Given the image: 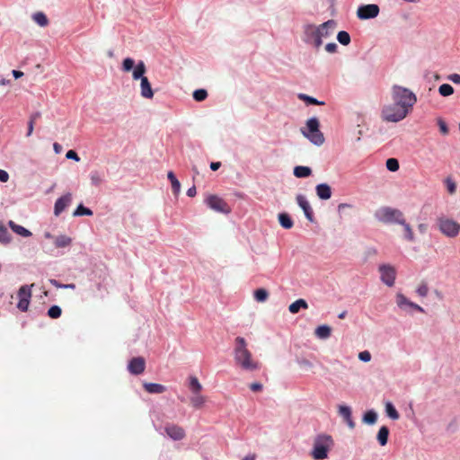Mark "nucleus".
Here are the masks:
<instances>
[{"label":"nucleus","instance_id":"nucleus-1","mask_svg":"<svg viewBox=\"0 0 460 460\" xmlns=\"http://www.w3.org/2000/svg\"><path fill=\"white\" fill-rule=\"evenodd\" d=\"M235 346L234 348V359L235 365L243 370L253 371L261 367L257 359L253 358L252 353L248 349V344L244 337H235Z\"/></svg>","mask_w":460,"mask_h":460},{"label":"nucleus","instance_id":"nucleus-2","mask_svg":"<svg viewBox=\"0 0 460 460\" xmlns=\"http://www.w3.org/2000/svg\"><path fill=\"white\" fill-rule=\"evenodd\" d=\"M336 28V22L330 19L327 22L314 26V24H307L305 28V40L313 46L319 48L323 44V40L332 35Z\"/></svg>","mask_w":460,"mask_h":460},{"label":"nucleus","instance_id":"nucleus-3","mask_svg":"<svg viewBox=\"0 0 460 460\" xmlns=\"http://www.w3.org/2000/svg\"><path fill=\"white\" fill-rule=\"evenodd\" d=\"M392 95L394 102H397L400 108L404 110L406 118L410 110H411L417 102L416 93H412L410 89H406V87L397 86V84H394L392 88Z\"/></svg>","mask_w":460,"mask_h":460},{"label":"nucleus","instance_id":"nucleus-4","mask_svg":"<svg viewBox=\"0 0 460 460\" xmlns=\"http://www.w3.org/2000/svg\"><path fill=\"white\" fill-rule=\"evenodd\" d=\"M333 445V439L330 435H318L314 438L311 456L315 460H324L328 457V451Z\"/></svg>","mask_w":460,"mask_h":460},{"label":"nucleus","instance_id":"nucleus-5","mask_svg":"<svg viewBox=\"0 0 460 460\" xmlns=\"http://www.w3.org/2000/svg\"><path fill=\"white\" fill-rule=\"evenodd\" d=\"M302 134L312 143L317 146L323 145L324 137L320 130V122L317 118H310L305 124V128H302Z\"/></svg>","mask_w":460,"mask_h":460},{"label":"nucleus","instance_id":"nucleus-6","mask_svg":"<svg viewBox=\"0 0 460 460\" xmlns=\"http://www.w3.org/2000/svg\"><path fill=\"white\" fill-rule=\"evenodd\" d=\"M375 217L379 222L398 223L402 222V211L399 208L384 207L375 212Z\"/></svg>","mask_w":460,"mask_h":460},{"label":"nucleus","instance_id":"nucleus-7","mask_svg":"<svg viewBox=\"0 0 460 460\" xmlns=\"http://www.w3.org/2000/svg\"><path fill=\"white\" fill-rule=\"evenodd\" d=\"M381 117L386 121H400L405 118V112L400 108L398 102H394L393 104L383 107Z\"/></svg>","mask_w":460,"mask_h":460},{"label":"nucleus","instance_id":"nucleus-8","mask_svg":"<svg viewBox=\"0 0 460 460\" xmlns=\"http://www.w3.org/2000/svg\"><path fill=\"white\" fill-rule=\"evenodd\" d=\"M438 229L447 236H456L460 230V224L454 221V219L447 218V217H440L438 219Z\"/></svg>","mask_w":460,"mask_h":460},{"label":"nucleus","instance_id":"nucleus-9","mask_svg":"<svg viewBox=\"0 0 460 460\" xmlns=\"http://www.w3.org/2000/svg\"><path fill=\"white\" fill-rule=\"evenodd\" d=\"M206 203L215 211L223 212V214H229L231 212L228 203L218 196H208L206 199Z\"/></svg>","mask_w":460,"mask_h":460},{"label":"nucleus","instance_id":"nucleus-10","mask_svg":"<svg viewBox=\"0 0 460 460\" xmlns=\"http://www.w3.org/2000/svg\"><path fill=\"white\" fill-rule=\"evenodd\" d=\"M380 8L377 4L360 5L357 10V15L359 19H373L378 16Z\"/></svg>","mask_w":460,"mask_h":460},{"label":"nucleus","instance_id":"nucleus-11","mask_svg":"<svg viewBox=\"0 0 460 460\" xmlns=\"http://www.w3.org/2000/svg\"><path fill=\"white\" fill-rule=\"evenodd\" d=\"M381 280L387 286H394L396 278V270L392 265H380Z\"/></svg>","mask_w":460,"mask_h":460},{"label":"nucleus","instance_id":"nucleus-12","mask_svg":"<svg viewBox=\"0 0 460 460\" xmlns=\"http://www.w3.org/2000/svg\"><path fill=\"white\" fill-rule=\"evenodd\" d=\"M164 431L171 438L175 439H182L185 437V429L180 425L176 424H167L164 426Z\"/></svg>","mask_w":460,"mask_h":460},{"label":"nucleus","instance_id":"nucleus-13","mask_svg":"<svg viewBox=\"0 0 460 460\" xmlns=\"http://www.w3.org/2000/svg\"><path fill=\"white\" fill-rule=\"evenodd\" d=\"M146 359L139 356L129 360L128 369L132 374H141L146 369Z\"/></svg>","mask_w":460,"mask_h":460},{"label":"nucleus","instance_id":"nucleus-14","mask_svg":"<svg viewBox=\"0 0 460 460\" xmlns=\"http://www.w3.org/2000/svg\"><path fill=\"white\" fill-rule=\"evenodd\" d=\"M73 196L71 193H66L64 196L58 198L54 206V214L60 215L61 212L69 206L72 202Z\"/></svg>","mask_w":460,"mask_h":460},{"label":"nucleus","instance_id":"nucleus-15","mask_svg":"<svg viewBox=\"0 0 460 460\" xmlns=\"http://www.w3.org/2000/svg\"><path fill=\"white\" fill-rule=\"evenodd\" d=\"M296 201L298 206L303 209L305 217L309 220H313L314 211L305 196L298 194V196H296Z\"/></svg>","mask_w":460,"mask_h":460},{"label":"nucleus","instance_id":"nucleus-16","mask_svg":"<svg viewBox=\"0 0 460 460\" xmlns=\"http://www.w3.org/2000/svg\"><path fill=\"white\" fill-rule=\"evenodd\" d=\"M140 89H141V95L144 98H147V99L153 98L154 92L152 90L151 84H150L148 78H146V76H145V75L142 78V82L140 84Z\"/></svg>","mask_w":460,"mask_h":460},{"label":"nucleus","instance_id":"nucleus-17","mask_svg":"<svg viewBox=\"0 0 460 460\" xmlns=\"http://www.w3.org/2000/svg\"><path fill=\"white\" fill-rule=\"evenodd\" d=\"M340 415L344 418L349 428H355V421L351 416V408L348 405H341L339 409Z\"/></svg>","mask_w":460,"mask_h":460},{"label":"nucleus","instance_id":"nucleus-18","mask_svg":"<svg viewBox=\"0 0 460 460\" xmlns=\"http://www.w3.org/2000/svg\"><path fill=\"white\" fill-rule=\"evenodd\" d=\"M315 191L321 199H329L332 194V189L328 183H319L315 188Z\"/></svg>","mask_w":460,"mask_h":460},{"label":"nucleus","instance_id":"nucleus-19","mask_svg":"<svg viewBox=\"0 0 460 460\" xmlns=\"http://www.w3.org/2000/svg\"><path fill=\"white\" fill-rule=\"evenodd\" d=\"M144 389H146L148 393H154L155 394H159V393L166 392V386L163 385V384L158 383H144Z\"/></svg>","mask_w":460,"mask_h":460},{"label":"nucleus","instance_id":"nucleus-20","mask_svg":"<svg viewBox=\"0 0 460 460\" xmlns=\"http://www.w3.org/2000/svg\"><path fill=\"white\" fill-rule=\"evenodd\" d=\"M396 303L398 306L403 307V306H411L418 310L419 312H424L423 307L418 305V304L411 303V301L408 300V298L405 297L403 295H398L396 297Z\"/></svg>","mask_w":460,"mask_h":460},{"label":"nucleus","instance_id":"nucleus-21","mask_svg":"<svg viewBox=\"0 0 460 460\" xmlns=\"http://www.w3.org/2000/svg\"><path fill=\"white\" fill-rule=\"evenodd\" d=\"M8 226H9V227H11V229L14 233L18 234V235H22V236L32 235V233L31 232V230L26 229V227H24V226H21V225L15 224V222H13V221H9Z\"/></svg>","mask_w":460,"mask_h":460},{"label":"nucleus","instance_id":"nucleus-22","mask_svg":"<svg viewBox=\"0 0 460 460\" xmlns=\"http://www.w3.org/2000/svg\"><path fill=\"white\" fill-rule=\"evenodd\" d=\"M402 222H400V225H402L403 226L405 239H407V241H411V242L414 241V239H415L414 232L412 230L411 225L407 224V222L405 221L403 213H402Z\"/></svg>","mask_w":460,"mask_h":460},{"label":"nucleus","instance_id":"nucleus-23","mask_svg":"<svg viewBox=\"0 0 460 460\" xmlns=\"http://www.w3.org/2000/svg\"><path fill=\"white\" fill-rule=\"evenodd\" d=\"M389 434H390L389 428L385 427V425H383L381 428H379V429L377 431V440L382 447H384V445L387 444Z\"/></svg>","mask_w":460,"mask_h":460},{"label":"nucleus","instance_id":"nucleus-24","mask_svg":"<svg viewBox=\"0 0 460 460\" xmlns=\"http://www.w3.org/2000/svg\"><path fill=\"white\" fill-rule=\"evenodd\" d=\"M190 402L193 408H202L204 403H206V397L201 394V392H199L190 398Z\"/></svg>","mask_w":460,"mask_h":460},{"label":"nucleus","instance_id":"nucleus-25","mask_svg":"<svg viewBox=\"0 0 460 460\" xmlns=\"http://www.w3.org/2000/svg\"><path fill=\"white\" fill-rule=\"evenodd\" d=\"M314 333L318 338H322L323 340H325V338L331 337L332 328L329 325H320V326H317Z\"/></svg>","mask_w":460,"mask_h":460},{"label":"nucleus","instance_id":"nucleus-26","mask_svg":"<svg viewBox=\"0 0 460 460\" xmlns=\"http://www.w3.org/2000/svg\"><path fill=\"white\" fill-rule=\"evenodd\" d=\"M145 72H146V65L143 62V60H140V62H138L137 64V66H135V67H134L133 79H135V80L141 79L142 80V77H143Z\"/></svg>","mask_w":460,"mask_h":460},{"label":"nucleus","instance_id":"nucleus-27","mask_svg":"<svg viewBox=\"0 0 460 460\" xmlns=\"http://www.w3.org/2000/svg\"><path fill=\"white\" fill-rule=\"evenodd\" d=\"M300 308H308V305L304 298H298V300L289 305L290 313L296 314L298 313Z\"/></svg>","mask_w":460,"mask_h":460},{"label":"nucleus","instance_id":"nucleus-28","mask_svg":"<svg viewBox=\"0 0 460 460\" xmlns=\"http://www.w3.org/2000/svg\"><path fill=\"white\" fill-rule=\"evenodd\" d=\"M293 172L296 178H306V176L311 175L312 169L308 166H296Z\"/></svg>","mask_w":460,"mask_h":460},{"label":"nucleus","instance_id":"nucleus-29","mask_svg":"<svg viewBox=\"0 0 460 460\" xmlns=\"http://www.w3.org/2000/svg\"><path fill=\"white\" fill-rule=\"evenodd\" d=\"M279 221L284 228H291L294 226V221L288 213L279 214Z\"/></svg>","mask_w":460,"mask_h":460},{"label":"nucleus","instance_id":"nucleus-30","mask_svg":"<svg viewBox=\"0 0 460 460\" xmlns=\"http://www.w3.org/2000/svg\"><path fill=\"white\" fill-rule=\"evenodd\" d=\"M189 387L191 393L194 394V393L201 392L203 385L200 381H199L198 377H196V376H190Z\"/></svg>","mask_w":460,"mask_h":460},{"label":"nucleus","instance_id":"nucleus-31","mask_svg":"<svg viewBox=\"0 0 460 460\" xmlns=\"http://www.w3.org/2000/svg\"><path fill=\"white\" fill-rule=\"evenodd\" d=\"M167 178L170 180V182L172 184V189L173 193L174 194H178V192H180V190H181V182H180V181L178 180V178H176V176L173 173V172H167Z\"/></svg>","mask_w":460,"mask_h":460},{"label":"nucleus","instance_id":"nucleus-32","mask_svg":"<svg viewBox=\"0 0 460 460\" xmlns=\"http://www.w3.org/2000/svg\"><path fill=\"white\" fill-rule=\"evenodd\" d=\"M90 181L93 186H101L104 181V175L101 172H90Z\"/></svg>","mask_w":460,"mask_h":460},{"label":"nucleus","instance_id":"nucleus-33","mask_svg":"<svg viewBox=\"0 0 460 460\" xmlns=\"http://www.w3.org/2000/svg\"><path fill=\"white\" fill-rule=\"evenodd\" d=\"M72 243V238L68 235H58L55 239L56 247H67Z\"/></svg>","mask_w":460,"mask_h":460},{"label":"nucleus","instance_id":"nucleus-34","mask_svg":"<svg viewBox=\"0 0 460 460\" xmlns=\"http://www.w3.org/2000/svg\"><path fill=\"white\" fill-rule=\"evenodd\" d=\"M31 287L32 285H31L30 287L29 285H22L18 291L19 299L31 298Z\"/></svg>","mask_w":460,"mask_h":460},{"label":"nucleus","instance_id":"nucleus-35","mask_svg":"<svg viewBox=\"0 0 460 460\" xmlns=\"http://www.w3.org/2000/svg\"><path fill=\"white\" fill-rule=\"evenodd\" d=\"M32 18L37 24L40 25V27H46V25L49 24L48 17L44 13H35L32 15Z\"/></svg>","mask_w":460,"mask_h":460},{"label":"nucleus","instance_id":"nucleus-36","mask_svg":"<svg viewBox=\"0 0 460 460\" xmlns=\"http://www.w3.org/2000/svg\"><path fill=\"white\" fill-rule=\"evenodd\" d=\"M385 411L389 417H391L393 420H398L400 417V414L396 408L392 404V402H386L385 403Z\"/></svg>","mask_w":460,"mask_h":460},{"label":"nucleus","instance_id":"nucleus-37","mask_svg":"<svg viewBox=\"0 0 460 460\" xmlns=\"http://www.w3.org/2000/svg\"><path fill=\"white\" fill-rule=\"evenodd\" d=\"M337 40L343 46H348L351 41V37L347 31H340L337 33Z\"/></svg>","mask_w":460,"mask_h":460},{"label":"nucleus","instance_id":"nucleus-38","mask_svg":"<svg viewBox=\"0 0 460 460\" xmlns=\"http://www.w3.org/2000/svg\"><path fill=\"white\" fill-rule=\"evenodd\" d=\"M254 297L258 302H264L269 297V292L268 290L262 289V288H261L260 289H256L254 291Z\"/></svg>","mask_w":460,"mask_h":460},{"label":"nucleus","instance_id":"nucleus-39","mask_svg":"<svg viewBox=\"0 0 460 460\" xmlns=\"http://www.w3.org/2000/svg\"><path fill=\"white\" fill-rule=\"evenodd\" d=\"M82 215H93V210L89 208L84 207L82 203L74 211V217H82Z\"/></svg>","mask_w":460,"mask_h":460},{"label":"nucleus","instance_id":"nucleus-40","mask_svg":"<svg viewBox=\"0 0 460 460\" xmlns=\"http://www.w3.org/2000/svg\"><path fill=\"white\" fill-rule=\"evenodd\" d=\"M438 93L442 94V96H449V94L454 93V87L449 84H440L438 87Z\"/></svg>","mask_w":460,"mask_h":460},{"label":"nucleus","instance_id":"nucleus-41","mask_svg":"<svg viewBox=\"0 0 460 460\" xmlns=\"http://www.w3.org/2000/svg\"><path fill=\"white\" fill-rule=\"evenodd\" d=\"M10 233L4 225H0V242L2 243H8L10 242Z\"/></svg>","mask_w":460,"mask_h":460},{"label":"nucleus","instance_id":"nucleus-42","mask_svg":"<svg viewBox=\"0 0 460 460\" xmlns=\"http://www.w3.org/2000/svg\"><path fill=\"white\" fill-rule=\"evenodd\" d=\"M377 420V414L375 411H367L363 416V421L367 423H375Z\"/></svg>","mask_w":460,"mask_h":460},{"label":"nucleus","instance_id":"nucleus-43","mask_svg":"<svg viewBox=\"0 0 460 460\" xmlns=\"http://www.w3.org/2000/svg\"><path fill=\"white\" fill-rule=\"evenodd\" d=\"M48 315L50 318H59L62 315V310L58 305H52L48 311Z\"/></svg>","mask_w":460,"mask_h":460},{"label":"nucleus","instance_id":"nucleus-44","mask_svg":"<svg viewBox=\"0 0 460 460\" xmlns=\"http://www.w3.org/2000/svg\"><path fill=\"white\" fill-rule=\"evenodd\" d=\"M208 92L205 89H199L193 92V99L197 102H202V100L207 99Z\"/></svg>","mask_w":460,"mask_h":460},{"label":"nucleus","instance_id":"nucleus-45","mask_svg":"<svg viewBox=\"0 0 460 460\" xmlns=\"http://www.w3.org/2000/svg\"><path fill=\"white\" fill-rule=\"evenodd\" d=\"M386 167L389 171H397L400 168L399 161L396 158H389L386 160Z\"/></svg>","mask_w":460,"mask_h":460},{"label":"nucleus","instance_id":"nucleus-46","mask_svg":"<svg viewBox=\"0 0 460 460\" xmlns=\"http://www.w3.org/2000/svg\"><path fill=\"white\" fill-rule=\"evenodd\" d=\"M135 66V60L132 58H126L122 62V69L126 72L131 71Z\"/></svg>","mask_w":460,"mask_h":460},{"label":"nucleus","instance_id":"nucleus-47","mask_svg":"<svg viewBox=\"0 0 460 460\" xmlns=\"http://www.w3.org/2000/svg\"><path fill=\"white\" fill-rule=\"evenodd\" d=\"M298 98L304 100L305 102H308L309 104H323V102H320L316 98L308 97V95H306V93H299Z\"/></svg>","mask_w":460,"mask_h":460},{"label":"nucleus","instance_id":"nucleus-48","mask_svg":"<svg viewBox=\"0 0 460 460\" xmlns=\"http://www.w3.org/2000/svg\"><path fill=\"white\" fill-rule=\"evenodd\" d=\"M31 298H23V300H19L17 303V307L22 312H27L30 305Z\"/></svg>","mask_w":460,"mask_h":460},{"label":"nucleus","instance_id":"nucleus-49","mask_svg":"<svg viewBox=\"0 0 460 460\" xmlns=\"http://www.w3.org/2000/svg\"><path fill=\"white\" fill-rule=\"evenodd\" d=\"M417 293L420 296H426L429 294V288L426 284V282H421L420 285H419L417 288Z\"/></svg>","mask_w":460,"mask_h":460},{"label":"nucleus","instance_id":"nucleus-50","mask_svg":"<svg viewBox=\"0 0 460 460\" xmlns=\"http://www.w3.org/2000/svg\"><path fill=\"white\" fill-rule=\"evenodd\" d=\"M446 184L449 194H454V192L456 190V184L454 182L452 178H447Z\"/></svg>","mask_w":460,"mask_h":460},{"label":"nucleus","instance_id":"nucleus-51","mask_svg":"<svg viewBox=\"0 0 460 460\" xmlns=\"http://www.w3.org/2000/svg\"><path fill=\"white\" fill-rule=\"evenodd\" d=\"M358 358L363 360L364 362H368L371 358V354L369 350H363L362 352H359Z\"/></svg>","mask_w":460,"mask_h":460},{"label":"nucleus","instance_id":"nucleus-52","mask_svg":"<svg viewBox=\"0 0 460 460\" xmlns=\"http://www.w3.org/2000/svg\"><path fill=\"white\" fill-rule=\"evenodd\" d=\"M325 49L331 53L336 52L338 49V45H336V43H334V41H331L330 43L326 44Z\"/></svg>","mask_w":460,"mask_h":460},{"label":"nucleus","instance_id":"nucleus-53","mask_svg":"<svg viewBox=\"0 0 460 460\" xmlns=\"http://www.w3.org/2000/svg\"><path fill=\"white\" fill-rule=\"evenodd\" d=\"M68 159H74L75 160L76 162H78V160H80V157L79 155H77L76 151L75 150H68L66 152V155Z\"/></svg>","mask_w":460,"mask_h":460},{"label":"nucleus","instance_id":"nucleus-54","mask_svg":"<svg viewBox=\"0 0 460 460\" xmlns=\"http://www.w3.org/2000/svg\"><path fill=\"white\" fill-rule=\"evenodd\" d=\"M438 128L442 134H448V128L443 119H438Z\"/></svg>","mask_w":460,"mask_h":460},{"label":"nucleus","instance_id":"nucleus-55","mask_svg":"<svg viewBox=\"0 0 460 460\" xmlns=\"http://www.w3.org/2000/svg\"><path fill=\"white\" fill-rule=\"evenodd\" d=\"M10 178V175L5 170L0 169V181L5 183V181H8Z\"/></svg>","mask_w":460,"mask_h":460},{"label":"nucleus","instance_id":"nucleus-56","mask_svg":"<svg viewBox=\"0 0 460 460\" xmlns=\"http://www.w3.org/2000/svg\"><path fill=\"white\" fill-rule=\"evenodd\" d=\"M250 388H251V390H252V392H261V390H262V384L252 383L250 385Z\"/></svg>","mask_w":460,"mask_h":460},{"label":"nucleus","instance_id":"nucleus-57","mask_svg":"<svg viewBox=\"0 0 460 460\" xmlns=\"http://www.w3.org/2000/svg\"><path fill=\"white\" fill-rule=\"evenodd\" d=\"M33 131H34V123H33L31 118L30 117V120L28 122V131H27L26 136L31 137V135H32Z\"/></svg>","mask_w":460,"mask_h":460},{"label":"nucleus","instance_id":"nucleus-58","mask_svg":"<svg viewBox=\"0 0 460 460\" xmlns=\"http://www.w3.org/2000/svg\"><path fill=\"white\" fill-rule=\"evenodd\" d=\"M187 194L189 197H194L197 194V189L195 186H191V188L188 189Z\"/></svg>","mask_w":460,"mask_h":460},{"label":"nucleus","instance_id":"nucleus-59","mask_svg":"<svg viewBox=\"0 0 460 460\" xmlns=\"http://www.w3.org/2000/svg\"><path fill=\"white\" fill-rule=\"evenodd\" d=\"M449 79H451V81L454 82V83H460V75H459V74H452L449 76Z\"/></svg>","mask_w":460,"mask_h":460},{"label":"nucleus","instance_id":"nucleus-60","mask_svg":"<svg viewBox=\"0 0 460 460\" xmlns=\"http://www.w3.org/2000/svg\"><path fill=\"white\" fill-rule=\"evenodd\" d=\"M40 116H41V112H40V111L33 112L31 115V119H32L34 124H35L37 119L40 118Z\"/></svg>","mask_w":460,"mask_h":460},{"label":"nucleus","instance_id":"nucleus-61","mask_svg":"<svg viewBox=\"0 0 460 460\" xmlns=\"http://www.w3.org/2000/svg\"><path fill=\"white\" fill-rule=\"evenodd\" d=\"M220 165H221L220 162H212V163L210 164V169H211V170H214V171L218 170V168L220 167Z\"/></svg>","mask_w":460,"mask_h":460},{"label":"nucleus","instance_id":"nucleus-62","mask_svg":"<svg viewBox=\"0 0 460 460\" xmlns=\"http://www.w3.org/2000/svg\"><path fill=\"white\" fill-rule=\"evenodd\" d=\"M13 75L15 79H19V77L22 76L23 73H22V71H19V70H13Z\"/></svg>","mask_w":460,"mask_h":460},{"label":"nucleus","instance_id":"nucleus-63","mask_svg":"<svg viewBox=\"0 0 460 460\" xmlns=\"http://www.w3.org/2000/svg\"><path fill=\"white\" fill-rule=\"evenodd\" d=\"M54 149H55L57 154H59V152H61V150H62V146H61L60 144H58V142H56L54 144Z\"/></svg>","mask_w":460,"mask_h":460},{"label":"nucleus","instance_id":"nucleus-64","mask_svg":"<svg viewBox=\"0 0 460 460\" xmlns=\"http://www.w3.org/2000/svg\"><path fill=\"white\" fill-rule=\"evenodd\" d=\"M256 457L257 456L255 454H252V455H247V456L243 457V460H255Z\"/></svg>","mask_w":460,"mask_h":460}]
</instances>
